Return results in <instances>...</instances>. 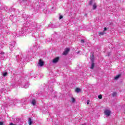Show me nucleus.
Wrapping results in <instances>:
<instances>
[{
	"instance_id": "nucleus-1",
	"label": "nucleus",
	"mask_w": 125,
	"mask_h": 125,
	"mask_svg": "<svg viewBox=\"0 0 125 125\" xmlns=\"http://www.w3.org/2000/svg\"><path fill=\"white\" fill-rule=\"evenodd\" d=\"M104 115H106L107 117H109L111 115V111L106 109L104 111Z\"/></svg>"
},
{
	"instance_id": "nucleus-2",
	"label": "nucleus",
	"mask_w": 125,
	"mask_h": 125,
	"mask_svg": "<svg viewBox=\"0 0 125 125\" xmlns=\"http://www.w3.org/2000/svg\"><path fill=\"white\" fill-rule=\"evenodd\" d=\"M70 51V48H67L65 51L63 52V55H67L68 54V53Z\"/></svg>"
},
{
	"instance_id": "nucleus-3",
	"label": "nucleus",
	"mask_w": 125,
	"mask_h": 125,
	"mask_svg": "<svg viewBox=\"0 0 125 125\" xmlns=\"http://www.w3.org/2000/svg\"><path fill=\"white\" fill-rule=\"evenodd\" d=\"M39 65H40V66H41V67H42V66H43V65H44V62H43V61H42V59H40L39 60Z\"/></svg>"
},
{
	"instance_id": "nucleus-4",
	"label": "nucleus",
	"mask_w": 125,
	"mask_h": 125,
	"mask_svg": "<svg viewBox=\"0 0 125 125\" xmlns=\"http://www.w3.org/2000/svg\"><path fill=\"white\" fill-rule=\"evenodd\" d=\"M59 57H58L55 59H54L52 61L53 63H57L58 61H59Z\"/></svg>"
},
{
	"instance_id": "nucleus-5",
	"label": "nucleus",
	"mask_w": 125,
	"mask_h": 125,
	"mask_svg": "<svg viewBox=\"0 0 125 125\" xmlns=\"http://www.w3.org/2000/svg\"><path fill=\"white\" fill-rule=\"evenodd\" d=\"M90 59L91 62H94V55H93V54L90 57Z\"/></svg>"
},
{
	"instance_id": "nucleus-6",
	"label": "nucleus",
	"mask_w": 125,
	"mask_h": 125,
	"mask_svg": "<svg viewBox=\"0 0 125 125\" xmlns=\"http://www.w3.org/2000/svg\"><path fill=\"white\" fill-rule=\"evenodd\" d=\"M91 65L90 69H93V68H94V65H95L94 62H91Z\"/></svg>"
},
{
	"instance_id": "nucleus-7",
	"label": "nucleus",
	"mask_w": 125,
	"mask_h": 125,
	"mask_svg": "<svg viewBox=\"0 0 125 125\" xmlns=\"http://www.w3.org/2000/svg\"><path fill=\"white\" fill-rule=\"evenodd\" d=\"M76 92H77V93H79V92H81L82 90L80 89V88H76L75 89Z\"/></svg>"
},
{
	"instance_id": "nucleus-8",
	"label": "nucleus",
	"mask_w": 125,
	"mask_h": 125,
	"mask_svg": "<svg viewBox=\"0 0 125 125\" xmlns=\"http://www.w3.org/2000/svg\"><path fill=\"white\" fill-rule=\"evenodd\" d=\"M28 124H29V125H32V124H33V121H32V119L30 118H29Z\"/></svg>"
},
{
	"instance_id": "nucleus-9",
	"label": "nucleus",
	"mask_w": 125,
	"mask_h": 125,
	"mask_svg": "<svg viewBox=\"0 0 125 125\" xmlns=\"http://www.w3.org/2000/svg\"><path fill=\"white\" fill-rule=\"evenodd\" d=\"M97 7V5H96V3H95L93 5V10L96 9Z\"/></svg>"
},
{
	"instance_id": "nucleus-10",
	"label": "nucleus",
	"mask_w": 125,
	"mask_h": 125,
	"mask_svg": "<svg viewBox=\"0 0 125 125\" xmlns=\"http://www.w3.org/2000/svg\"><path fill=\"white\" fill-rule=\"evenodd\" d=\"M105 34H106V33L104 32H99V35L100 36H103V35H105Z\"/></svg>"
},
{
	"instance_id": "nucleus-11",
	"label": "nucleus",
	"mask_w": 125,
	"mask_h": 125,
	"mask_svg": "<svg viewBox=\"0 0 125 125\" xmlns=\"http://www.w3.org/2000/svg\"><path fill=\"white\" fill-rule=\"evenodd\" d=\"M112 97H116L117 96V92H114L112 94H111Z\"/></svg>"
},
{
	"instance_id": "nucleus-12",
	"label": "nucleus",
	"mask_w": 125,
	"mask_h": 125,
	"mask_svg": "<svg viewBox=\"0 0 125 125\" xmlns=\"http://www.w3.org/2000/svg\"><path fill=\"white\" fill-rule=\"evenodd\" d=\"M71 101H72V103H75V102H76V99H75V98H74V97H72Z\"/></svg>"
},
{
	"instance_id": "nucleus-13",
	"label": "nucleus",
	"mask_w": 125,
	"mask_h": 125,
	"mask_svg": "<svg viewBox=\"0 0 125 125\" xmlns=\"http://www.w3.org/2000/svg\"><path fill=\"white\" fill-rule=\"evenodd\" d=\"M120 77H121V74H119V75H117L116 76H115L114 79H115V80H118V79H119V78H120Z\"/></svg>"
},
{
	"instance_id": "nucleus-14",
	"label": "nucleus",
	"mask_w": 125,
	"mask_h": 125,
	"mask_svg": "<svg viewBox=\"0 0 125 125\" xmlns=\"http://www.w3.org/2000/svg\"><path fill=\"white\" fill-rule=\"evenodd\" d=\"M32 105H33L34 106H35V105H36V100H33L32 101Z\"/></svg>"
},
{
	"instance_id": "nucleus-15",
	"label": "nucleus",
	"mask_w": 125,
	"mask_h": 125,
	"mask_svg": "<svg viewBox=\"0 0 125 125\" xmlns=\"http://www.w3.org/2000/svg\"><path fill=\"white\" fill-rule=\"evenodd\" d=\"M6 76H7V72H5V73H3V77H5Z\"/></svg>"
},
{
	"instance_id": "nucleus-16",
	"label": "nucleus",
	"mask_w": 125,
	"mask_h": 125,
	"mask_svg": "<svg viewBox=\"0 0 125 125\" xmlns=\"http://www.w3.org/2000/svg\"><path fill=\"white\" fill-rule=\"evenodd\" d=\"M98 98H99V99H102V95H99V96H98Z\"/></svg>"
},
{
	"instance_id": "nucleus-17",
	"label": "nucleus",
	"mask_w": 125,
	"mask_h": 125,
	"mask_svg": "<svg viewBox=\"0 0 125 125\" xmlns=\"http://www.w3.org/2000/svg\"><path fill=\"white\" fill-rule=\"evenodd\" d=\"M89 4V5H91L92 4V0H90Z\"/></svg>"
},
{
	"instance_id": "nucleus-18",
	"label": "nucleus",
	"mask_w": 125,
	"mask_h": 125,
	"mask_svg": "<svg viewBox=\"0 0 125 125\" xmlns=\"http://www.w3.org/2000/svg\"><path fill=\"white\" fill-rule=\"evenodd\" d=\"M105 31H107V28L104 27V32H105Z\"/></svg>"
},
{
	"instance_id": "nucleus-19",
	"label": "nucleus",
	"mask_w": 125,
	"mask_h": 125,
	"mask_svg": "<svg viewBox=\"0 0 125 125\" xmlns=\"http://www.w3.org/2000/svg\"><path fill=\"white\" fill-rule=\"evenodd\" d=\"M62 18H63V16H60V19H62Z\"/></svg>"
},
{
	"instance_id": "nucleus-20",
	"label": "nucleus",
	"mask_w": 125,
	"mask_h": 125,
	"mask_svg": "<svg viewBox=\"0 0 125 125\" xmlns=\"http://www.w3.org/2000/svg\"><path fill=\"white\" fill-rule=\"evenodd\" d=\"M0 125H3V122H0Z\"/></svg>"
},
{
	"instance_id": "nucleus-21",
	"label": "nucleus",
	"mask_w": 125,
	"mask_h": 125,
	"mask_svg": "<svg viewBox=\"0 0 125 125\" xmlns=\"http://www.w3.org/2000/svg\"><path fill=\"white\" fill-rule=\"evenodd\" d=\"M81 42H82V43H83V42H84V40H81Z\"/></svg>"
},
{
	"instance_id": "nucleus-22",
	"label": "nucleus",
	"mask_w": 125,
	"mask_h": 125,
	"mask_svg": "<svg viewBox=\"0 0 125 125\" xmlns=\"http://www.w3.org/2000/svg\"><path fill=\"white\" fill-rule=\"evenodd\" d=\"M87 105H88V104H89V101H87Z\"/></svg>"
},
{
	"instance_id": "nucleus-23",
	"label": "nucleus",
	"mask_w": 125,
	"mask_h": 125,
	"mask_svg": "<svg viewBox=\"0 0 125 125\" xmlns=\"http://www.w3.org/2000/svg\"><path fill=\"white\" fill-rule=\"evenodd\" d=\"M78 53H80V51H78Z\"/></svg>"
}]
</instances>
